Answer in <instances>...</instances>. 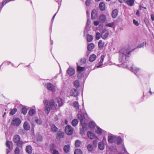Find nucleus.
I'll use <instances>...</instances> for the list:
<instances>
[{
	"label": "nucleus",
	"mask_w": 154,
	"mask_h": 154,
	"mask_svg": "<svg viewBox=\"0 0 154 154\" xmlns=\"http://www.w3.org/2000/svg\"><path fill=\"white\" fill-rule=\"evenodd\" d=\"M43 103L45 107V112L47 114L49 113L51 109H53L57 105L53 99H51L49 102L45 99L43 101Z\"/></svg>",
	"instance_id": "1"
},
{
	"label": "nucleus",
	"mask_w": 154,
	"mask_h": 154,
	"mask_svg": "<svg viewBox=\"0 0 154 154\" xmlns=\"http://www.w3.org/2000/svg\"><path fill=\"white\" fill-rule=\"evenodd\" d=\"M13 142L16 143L18 146H21L23 144V142L20 140V136L17 135L16 134L14 135L13 138Z\"/></svg>",
	"instance_id": "2"
},
{
	"label": "nucleus",
	"mask_w": 154,
	"mask_h": 154,
	"mask_svg": "<svg viewBox=\"0 0 154 154\" xmlns=\"http://www.w3.org/2000/svg\"><path fill=\"white\" fill-rule=\"evenodd\" d=\"M136 48H134L131 51H129L130 49V47H128L126 48H123L120 51V52L122 54L125 55V56L129 55L131 52L134 51Z\"/></svg>",
	"instance_id": "3"
},
{
	"label": "nucleus",
	"mask_w": 154,
	"mask_h": 154,
	"mask_svg": "<svg viewBox=\"0 0 154 154\" xmlns=\"http://www.w3.org/2000/svg\"><path fill=\"white\" fill-rule=\"evenodd\" d=\"M21 123L20 119L18 118H14L12 119L11 125L16 127L19 126Z\"/></svg>",
	"instance_id": "4"
},
{
	"label": "nucleus",
	"mask_w": 154,
	"mask_h": 154,
	"mask_svg": "<svg viewBox=\"0 0 154 154\" xmlns=\"http://www.w3.org/2000/svg\"><path fill=\"white\" fill-rule=\"evenodd\" d=\"M65 131L66 134L70 135L73 133V130L71 126L70 125H67L65 129Z\"/></svg>",
	"instance_id": "5"
},
{
	"label": "nucleus",
	"mask_w": 154,
	"mask_h": 154,
	"mask_svg": "<svg viewBox=\"0 0 154 154\" xmlns=\"http://www.w3.org/2000/svg\"><path fill=\"white\" fill-rule=\"evenodd\" d=\"M46 85L48 90L51 91L52 92L55 91V87L52 84L48 83L46 84Z\"/></svg>",
	"instance_id": "6"
},
{
	"label": "nucleus",
	"mask_w": 154,
	"mask_h": 154,
	"mask_svg": "<svg viewBox=\"0 0 154 154\" xmlns=\"http://www.w3.org/2000/svg\"><path fill=\"white\" fill-rule=\"evenodd\" d=\"M109 35V32L107 29H103L101 34V37L103 39L106 38Z\"/></svg>",
	"instance_id": "7"
},
{
	"label": "nucleus",
	"mask_w": 154,
	"mask_h": 154,
	"mask_svg": "<svg viewBox=\"0 0 154 154\" xmlns=\"http://www.w3.org/2000/svg\"><path fill=\"white\" fill-rule=\"evenodd\" d=\"M78 90L77 89H72L70 92V94L71 96L74 97H76L78 95Z\"/></svg>",
	"instance_id": "8"
},
{
	"label": "nucleus",
	"mask_w": 154,
	"mask_h": 154,
	"mask_svg": "<svg viewBox=\"0 0 154 154\" xmlns=\"http://www.w3.org/2000/svg\"><path fill=\"white\" fill-rule=\"evenodd\" d=\"M67 72L70 76L73 75L75 73V70L72 68H69L67 70Z\"/></svg>",
	"instance_id": "9"
},
{
	"label": "nucleus",
	"mask_w": 154,
	"mask_h": 154,
	"mask_svg": "<svg viewBox=\"0 0 154 154\" xmlns=\"http://www.w3.org/2000/svg\"><path fill=\"white\" fill-rule=\"evenodd\" d=\"M106 17L103 14H101L100 15L99 18V20L100 23H103L106 20Z\"/></svg>",
	"instance_id": "10"
},
{
	"label": "nucleus",
	"mask_w": 154,
	"mask_h": 154,
	"mask_svg": "<svg viewBox=\"0 0 154 154\" xmlns=\"http://www.w3.org/2000/svg\"><path fill=\"white\" fill-rule=\"evenodd\" d=\"M108 142L111 143H113L115 142L116 138L111 136H109L108 137Z\"/></svg>",
	"instance_id": "11"
},
{
	"label": "nucleus",
	"mask_w": 154,
	"mask_h": 154,
	"mask_svg": "<svg viewBox=\"0 0 154 154\" xmlns=\"http://www.w3.org/2000/svg\"><path fill=\"white\" fill-rule=\"evenodd\" d=\"M104 42L102 40H100L98 43V48L101 50L102 49L104 48Z\"/></svg>",
	"instance_id": "12"
},
{
	"label": "nucleus",
	"mask_w": 154,
	"mask_h": 154,
	"mask_svg": "<svg viewBox=\"0 0 154 154\" xmlns=\"http://www.w3.org/2000/svg\"><path fill=\"white\" fill-rule=\"evenodd\" d=\"M97 13L95 10H93L91 13V18L92 19H95L97 17Z\"/></svg>",
	"instance_id": "13"
},
{
	"label": "nucleus",
	"mask_w": 154,
	"mask_h": 154,
	"mask_svg": "<svg viewBox=\"0 0 154 154\" xmlns=\"http://www.w3.org/2000/svg\"><path fill=\"white\" fill-rule=\"evenodd\" d=\"M7 147H8L9 149H11L13 148V144L11 141L7 140L6 143Z\"/></svg>",
	"instance_id": "14"
},
{
	"label": "nucleus",
	"mask_w": 154,
	"mask_h": 154,
	"mask_svg": "<svg viewBox=\"0 0 154 154\" xmlns=\"http://www.w3.org/2000/svg\"><path fill=\"white\" fill-rule=\"evenodd\" d=\"M23 128L26 131L29 130L30 129V126L27 122H25L23 124Z\"/></svg>",
	"instance_id": "15"
},
{
	"label": "nucleus",
	"mask_w": 154,
	"mask_h": 154,
	"mask_svg": "<svg viewBox=\"0 0 154 154\" xmlns=\"http://www.w3.org/2000/svg\"><path fill=\"white\" fill-rule=\"evenodd\" d=\"M95 47L94 45L92 43H91L89 44L88 45L87 49L89 51H91Z\"/></svg>",
	"instance_id": "16"
},
{
	"label": "nucleus",
	"mask_w": 154,
	"mask_h": 154,
	"mask_svg": "<svg viewBox=\"0 0 154 154\" xmlns=\"http://www.w3.org/2000/svg\"><path fill=\"white\" fill-rule=\"evenodd\" d=\"M26 152L29 154H31L32 152V147L30 146H27L26 148Z\"/></svg>",
	"instance_id": "17"
},
{
	"label": "nucleus",
	"mask_w": 154,
	"mask_h": 154,
	"mask_svg": "<svg viewBox=\"0 0 154 154\" xmlns=\"http://www.w3.org/2000/svg\"><path fill=\"white\" fill-rule=\"evenodd\" d=\"M70 148V146L69 145H65L63 148L64 152L66 153H68L69 151Z\"/></svg>",
	"instance_id": "18"
},
{
	"label": "nucleus",
	"mask_w": 154,
	"mask_h": 154,
	"mask_svg": "<svg viewBox=\"0 0 154 154\" xmlns=\"http://www.w3.org/2000/svg\"><path fill=\"white\" fill-rule=\"evenodd\" d=\"M96 57V56L95 54H92L90 56L89 60L90 62H92L95 60Z\"/></svg>",
	"instance_id": "19"
},
{
	"label": "nucleus",
	"mask_w": 154,
	"mask_h": 154,
	"mask_svg": "<svg viewBox=\"0 0 154 154\" xmlns=\"http://www.w3.org/2000/svg\"><path fill=\"white\" fill-rule=\"evenodd\" d=\"M118 11L116 9L113 10L112 13V16L113 18H116L118 14Z\"/></svg>",
	"instance_id": "20"
},
{
	"label": "nucleus",
	"mask_w": 154,
	"mask_h": 154,
	"mask_svg": "<svg viewBox=\"0 0 154 154\" xmlns=\"http://www.w3.org/2000/svg\"><path fill=\"white\" fill-rule=\"evenodd\" d=\"M77 116L78 119L80 120L81 124H82L85 118L84 116L80 114H78Z\"/></svg>",
	"instance_id": "21"
},
{
	"label": "nucleus",
	"mask_w": 154,
	"mask_h": 154,
	"mask_svg": "<svg viewBox=\"0 0 154 154\" xmlns=\"http://www.w3.org/2000/svg\"><path fill=\"white\" fill-rule=\"evenodd\" d=\"M57 135L60 138H63L64 136V133L61 131H59L57 132Z\"/></svg>",
	"instance_id": "22"
},
{
	"label": "nucleus",
	"mask_w": 154,
	"mask_h": 154,
	"mask_svg": "<svg viewBox=\"0 0 154 154\" xmlns=\"http://www.w3.org/2000/svg\"><path fill=\"white\" fill-rule=\"evenodd\" d=\"M135 0H127L126 1L127 4L129 6H132L134 4Z\"/></svg>",
	"instance_id": "23"
},
{
	"label": "nucleus",
	"mask_w": 154,
	"mask_h": 154,
	"mask_svg": "<svg viewBox=\"0 0 154 154\" xmlns=\"http://www.w3.org/2000/svg\"><path fill=\"white\" fill-rule=\"evenodd\" d=\"M98 147L101 150H103L104 148V144L103 143L100 142L98 144Z\"/></svg>",
	"instance_id": "24"
},
{
	"label": "nucleus",
	"mask_w": 154,
	"mask_h": 154,
	"mask_svg": "<svg viewBox=\"0 0 154 154\" xmlns=\"http://www.w3.org/2000/svg\"><path fill=\"white\" fill-rule=\"evenodd\" d=\"M99 7L102 11H104L105 9V5L103 2H101L99 4Z\"/></svg>",
	"instance_id": "25"
},
{
	"label": "nucleus",
	"mask_w": 154,
	"mask_h": 154,
	"mask_svg": "<svg viewBox=\"0 0 154 154\" xmlns=\"http://www.w3.org/2000/svg\"><path fill=\"white\" fill-rule=\"evenodd\" d=\"M93 39V38L91 35L89 34H87V40L88 42H90L92 41Z\"/></svg>",
	"instance_id": "26"
},
{
	"label": "nucleus",
	"mask_w": 154,
	"mask_h": 154,
	"mask_svg": "<svg viewBox=\"0 0 154 154\" xmlns=\"http://www.w3.org/2000/svg\"><path fill=\"white\" fill-rule=\"evenodd\" d=\"M88 138L91 139H93L94 138V135L93 134L91 131H88L87 133Z\"/></svg>",
	"instance_id": "27"
},
{
	"label": "nucleus",
	"mask_w": 154,
	"mask_h": 154,
	"mask_svg": "<svg viewBox=\"0 0 154 154\" xmlns=\"http://www.w3.org/2000/svg\"><path fill=\"white\" fill-rule=\"evenodd\" d=\"M51 131L53 132H56L58 131V128L55 126L54 125H52L51 126Z\"/></svg>",
	"instance_id": "28"
},
{
	"label": "nucleus",
	"mask_w": 154,
	"mask_h": 154,
	"mask_svg": "<svg viewBox=\"0 0 154 154\" xmlns=\"http://www.w3.org/2000/svg\"><path fill=\"white\" fill-rule=\"evenodd\" d=\"M57 103H58L59 106H61L63 105V103L62 99L60 97H58L57 99Z\"/></svg>",
	"instance_id": "29"
},
{
	"label": "nucleus",
	"mask_w": 154,
	"mask_h": 154,
	"mask_svg": "<svg viewBox=\"0 0 154 154\" xmlns=\"http://www.w3.org/2000/svg\"><path fill=\"white\" fill-rule=\"evenodd\" d=\"M131 69L135 74L137 73L139 71V69L135 67H131Z\"/></svg>",
	"instance_id": "30"
},
{
	"label": "nucleus",
	"mask_w": 154,
	"mask_h": 154,
	"mask_svg": "<svg viewBox=\"0 0 154 154\" xmlns=\"http://www.w3.org/2000/svg\"><path fill=\"white\" fill-rule=\"evenodd\" d=\"M78 121L77 119H74L72 122V125L74 126H75L78 124Z\"/></svg>",
	"instance_id": "31"
},
{
	"label": "nucleus",
	"mask_w": 154,
	"mask_h": 154,
	"mask_svg": "<svg viewBox=\"0 0 154 154\" xmlns=\"http://www.w3.org/2000/svg\"><path fill=\"white\" fill-rule=\"evenodd\" d=\"M81 142L80 140H77L75 141V145L76 147H79L81 145Z\"/></svg>",
	"instance_id": "32"
},
{
	"label": "nucleus",
	"mask_w": 154,
	"mask_h": 154,
	"mask_svg": "<svg viewBox=\"0 0 154 154\" xmlns=\"http://www.w3.org/2000/svg\"><path fill=\"white\" fill-rule=\"evenodd\" d=\"M36 112L33 109H30L28 112V114L30 116H32Z\"/></svg>",
	"instance_id": "33"
},
{
	"label": "nucleus",
	"mask_w": 154,
	"mask_h": 154,
	"mask_svg": "<svg viewBox=\"0 0 154 154\" xmlns=\"http://www.w3.org/2000/svg\"><path fill=\"white\" fill-rule=\"evenodd\" d=\"M74 107L77 109H79V105L77 102L75 101L73 103Z\"/></svg>",
	"instance_id": "34"
},
{
	"label": "nucleus",
	"mask_w": 154,
	"mask_h": 154,
	"mask_svg": "<svg viewBox=\"0 0 154 154\" xmlns=\"http://www.w3.org/2000/svg\"><path fill=\"white\" fill-rule=\"evenodd\" d=\"M87 149L90 152L92 151L94 149L92 145L89 144L87 146Z\"/></svg>",
	"instance_id": "35"
},
{
	"label": "nucleus",
	"mask_w": 154,
	"mask_h": 154,
	"mask_svg": "<svg viewBox=\"0 0 154 154\" xmlns=\"http://www.w3.org/2000/svg\"><path fill=\"white\" fill-rule=\"evenodd\" d=\"M85 67H81L80 66H78L77 68V71H82L84 70Z\"/></svg>",
	"instance_id": "36"
},
{
	"label": "nucleus",
	"mask_w": 154,
	"mask_h": 154,
	"mask_svg": "<svg viewBox=\"0 0 154 154\" xmlns=\"http://www.w3.org/2000/svg\"><path fill=\"white\" fill-rule=\"evenodd\" d=\"M74 154H82V152L81 149H76L75 150Z\"/></svg>",
	"instance_id": "37"
},
{
	"label": "nucleus",
	"mask_w": 154,
	"mask_h": 154,
	"mask_svg": "<svg viewBox=\"0 0 154 154\" xmlns=\"http://www.w3.org/2000/svg\"><path fill=\"white\" fill-rule=\"evenodd\" d=\"M80 85V84L78 80H76L74 82V85L76 88L79 87Z\"/></svg>",
	"instance_id": "38"
},
{
	"label": "nucleus",
	"mask_w": 154,
	"mask_h": 154,
	"mask_svg": "<svg viewBox=\"0 0 154 154\" xmlns=\"http://www.w3.org/2000/svg\"><path fill=\"white\" fill-rule=\"evenodd\" d=\"M89 126L91 128H94L95 126V124L93 122H90L89 123Z\"/></svg>",
	"instance_id": "39"
},
{
	"label": "nucleus",
	"mask_w": 154,
	"mask_h": 154,
	"mask_svg": "<svg viewBox=\"0 0 154 154\" xmlns=\"http://www.w3.org/2000/svg\"><path fill=\"white\" fill-rule=\"evenodd\" d=\"M56 147V146L54 144H52L50 145V150L52 151Z\"/></svg>",
	"instance_id": "40"
},
{
	"label": "nucleus",
	"mask_w": 154,
	"mask_h": 154,
	"mask_svg": "<svg viewBox=\"0 0 154 154\" xmlns=\"http://www.w3.org/2000/svg\"><path fill=\"white\" fill-rule=\"evenodd\" d=\"M101 35L99 32H97L96 34V38L97 40H99L100 39Z\"/></svg>",
	"instance_id": "41"
},
{
	"label": "nucleus",
	"mask_w": 154,
	"mask_h": 154,
	"mask_svg": "<svg viewBox=\"0 0 154 154\" xmlns=\"http://www.w3.org/2000/svg\"><path fill=\"white\" fill-rule=\"evenodd\" d=\"M146 42H143L141 43L136 48H141L142 47H143V46H144V45H146Z\"/></svg>",
	"instance_id": "42"
},
{
	"label": "nucleus",
	"mask_w": 154,
	"mask_h": 154,
	"mask_svg": "<svg viewBox=\"0 0 154 154\" xmlns=\"http://www.w3.org/2000/svg\"><path fill=\"white\" fill-rule=\"evenodd\" d=\"M17 109L16 108L14 109L11 111L10 112V114L11 115H13L17 111Z\"/></svg>",
	"instance_id": "43"
},
{
	"label": "nucleus",
	"mask_w": 154,
	"mask_h": 154,
	"mask_svg": "<svg viewBox=\"0 0 154 154\" xmlns=\"http://www.w3.org/2000/svg\"><path fill=\"white\" fill-rule=\"evenodd\" d=\"M114 25V23L113 22H112L110 23H108L106 24V26L109 27H112Z\"/></svg>",
	"instance_id": "44"
},
{
	"label": "nucleus",
	"mask_w": 154,
	"mask_h": 154,
	"mask_svg": "<svg viewBox=\"0 0 154 154\" xmlns=\"http://www.w3.org/2000/svg\"><path fill=\"white\" fill-rule=\"evenodd\" d=\"M122 140L121 137H119L117 139V142L118 144H120L122 142Z\"/></svg>",
	"instance_id": "45"
},
{
	"label": "nucleus",
	"mask_w": 154,
	"mask_h": 154,
	"mask_svg": "<svg viewBox=\"0 0 154 154\" xmlns=\"http://www.w3.org/2000/svg\"><path fill=\"white\" fill-rule=\"evenodd\" d=\"M27 109L25 107L23 108L22 109V113L25 115L27 112Z\"/></svg>",
	"instance_id": "46"
},
{
	"label": "nucleus",
	"mask_w": 154,
	"mask_h": 154,
	"mask_svg": "<svg viewBox=\"0 0 154 154\" xmlns=\"http://www.w3.org/2000/svg\"><path fill=\"white\" fill-rule=\"evenodd\" d=\"M20 150L18 147H16L15 150L14 152L15 154H19Z\"/></svg>",
	"instance_id": "47"
},
{
	"label": "nucleus",
	"mask_w": 154,
	"mask_h": 154,
	"mask_svg": "<svg viewBox=\"0 0 154 154\" xmlns=\"http://www.w3.org/2000/svg\"><path fill=\"white\" fill-rule=\"evenodd\" d=\"M96 133L98 134H101L102 133V130L99 128H97Z\"/></svg>",
	"instance_id": "48"
},
{
	"label": "nucleus",
	"mask_w": 154,
	"mask_h": 154,
	"mask_svg": "<svg viewBox=\"0 0 154 154\" xmlns=\"http://www.w3.org/2000/svg\"><path fill=\"white\" fill-rule=\"evenodd\" d=\"M86 61V59L85 58H83L81 59L80 60V62L82 64L85 63Z\"/></svg>",
	"instance_id": "49"
},
{
	"label": "nucleus",
	"mask_w": 154,
	"mask_h": 154,
	"mask_svg": "<svg viewBox=\"0 0 154 154\" xmlns=\"http://www.w3.org/2000/svg\"><path fill=\"white\" fill-rule=\"evenodd\" d=\"M35 122L38 124H40L42 123V121L41 119H37L35 120Z\"/></svg>",
	"instance_id": "50"
},
{
	"label": "nucleus",
	"mask_w": 154,
	"mask_h": 154,
	"mask_svg": "<svg viewBox=\"0 0 154 154\" xmlns=\"http://www.w3.org/2000/svg\"><path fill=\"white\" fill-rule=\"evenodd\" d=\"M133 23L136 26H138L139 25V23L138 22L135 20H133Z\"/></svg>",
	"instance_id": "51"
},
{
	"label": "nucleus",
	"mask_w": 154,
	"mask_h": 154,
	"mask_svg": "<svg viewBox=\"0 0 154 154\" xmlns=\"http://www.w3.org/2000/svg\"><path fill=\"white\" fill-rule=\"evenodd\" d=\"M52 154H60V153L57 150H54L52 152Z\"/></svg>",
	"instance_id": "52"
},
{
	"label": "nucleus",
	"mask_w": 154,
	"mask_h": 154,
	"mask_svg": "<svg viewBox=\"0 0 154 154\" xmlns=\"http://www.w3.org/2000/svg\"><path fill=\"white\" fill-rule=\"evenodd\" d=\"M91 20L90 19H87V24H86V25L87 26H88L89 25H90V24H91Z\"/></svg>",
	"instance_id": "53"
},
{
	"label": "nucleus",
	"mask_w": 154,
	"mask_h": 154,
	"mask_svg": "<svg viewBox=\"0 0 154 154\" xmlns=\"http://www.w3.org/2000/svg\"><path fill=\"white\" fill-rule=\"evenodd\" d=\"M90 0H87L85 2V4L87 6H88L90 4Z\"/></svg>",
	"instance_id": "54"
},
{
	"label": "nucleus",
	"mask_w": 154,
	"mask_h": 154,
	"mask_svg": "<svg viewBox=\"0 0 154 154\" xmlns=\"http://www.w3.org/2000/svg\"><path fill=\"white\" fill-rule=\"evenodd\" d=\"M103 59H104V56L103 55H102L101 57V59H100V63H102V62L103 61Z\"/></svg>",
	"instance_id": "55"
},
{
	"label": "nucleus",
	"mask_w": 154,
	"mask_h": 154,
	"mask_svg": "<svg viewBox=\"0 0 154 154\" xmlns=\"http://www.w3.org/2000/svg\"><path fill=\"white\" fill-rule=\"evenodd\" d=\"M99 22H100L99 21H95L94 22V25H95V26H97L99 24Z\"/></svg>",
	"instance_id": "56"
},
{
	"label": "nucleus",
	"mask_w": 154,
	"mask_h": 154,
	"mask_svg": "<svg viewBox=\"0 0 154 154\" xmlns=\"http://www.w3.org/2000/svg\"><path fill=\"white\" fill-rule=\"evenodd\" d=\"M11 1V0H5L2 3L4 5L6 3L8 2Z\"/></svg>",
	"instance_id": "57"
},
{
	"label": "nucleus",
	"mask_w": 154,
	"mask_h": 154,
	"mask_svg": "<svg viewBox=\"0 0 154 154\" xmlns=\"http://www.w3.org/2000/svg\"><path fill=\"white\" fill-rule=\"evenodd\" d=\"M152 21L154 20V15L151 14L150 15Z\"/></svg>",
	"instance_id": "58"
},
{
	"label": "nucleus",
	"mask_w": 154,
	"mask_h": 154,
	"mask_svg": "<svg viewBox=\"0 0 154 154\" xmlns=\"http://www.w3.org/2000/svg\"><path fill=\"white\" fill-rule=\"evenodd\" d=\"M54 119L56 121H57L58 119V117L57 116H56L55 117Z\"/></svg>",
	"instance_id": "59"
},
{
	"label": "nucleus",
	"mask_w": 154,
	"mask_h": 154,
	"mask_svg": "<svg viewBox=\"0 0 154 154\" xmlns=\"http://www.w3.org/2000/svg\"><path fill=\"white\" fill-rule=\"evenodd\" d=\"M139 11L138 10L137 11V12H136V14L137 15H139Z\"/></svg>",
	"instance_id": "60"
},
{
	"label": "nucleus",
	"mask_w": 154,
	"mask_h": 154,
	"mask_svg": "<svg viewBox=\"0 0 154 154\" xmlns=\"http://www.w3.org/2000/svg\"><path fill=\"white\" fill-rule=\"evenodd\" d=\"M124 0H119V2L120 3H122L124 2Z\"/></svg>",
	"instance_id": "61"
},
{
	"label": "nucleus",
	"mask_w": 154,
	"mask_h": 154,
	"mask_svg": "<svg viewBox=\"0 0 154 154\" xmlns=\"http://www.w3.org/2000/svg\"><path fill=\"white\" fill-rule=\"evenodd\" d=\"M56 14H55L54 15V16H53V18H52V20H54V18H55V16H56Z\"/></svg>",
	"instance_id": "62"
},
{
	"label": "nucleus",
	"mask_w": 154,
	"mask_h": 154,
	"mask_svg": "<svg viewBox=\"0 0 154 154\" xmlns=\"http://www.w3.org/2000/svg\"><path fill=\"white\" fill-rule=\"evenodd\" d=\"M139 8H140V10H142V8H143V7H142V6H141V5H140V6H139Z\"/></svg>",
	"instance_id": "63"
},
{
	"label": "nucleus",
	"mask_w": 154,
	"mask_h": 154,
	"mask_svg": "<svg viewBox=\"0 0 154 154\" xmlns=\"http://www.w3.org/2000/svg\"><path fill=\"white\" fill-rule=\"evenodd\" d=\"M6 151H7V154H8L10 152L9 150L8 149H7L6 150Z\"/></svg>",
	"instance_id": "64"
}]
</instances>
